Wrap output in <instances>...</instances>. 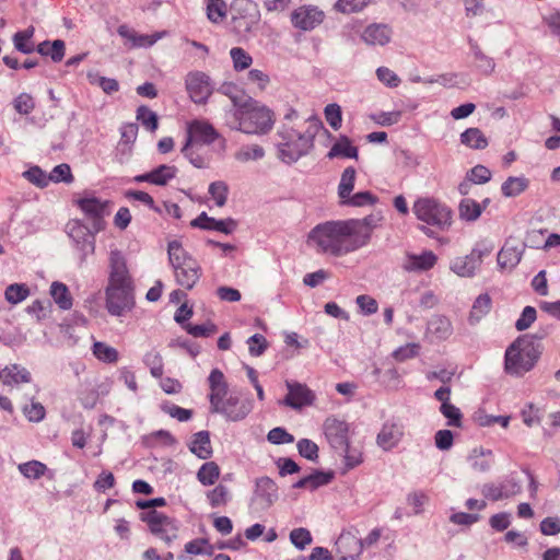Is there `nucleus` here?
<instances>
[{
    "mask_svg": "<svg viewBox=\"0 0 560 560\" xmlns=\"http://www.w3.org/2000/svg\"><path fill=\"white\" fill-rule=\"evenodd\" d=\"M381 218L374 214L363 219L327 221L314 226L308 234V243L318 253L335 257L345 256L365 246L378 225Z\"/></svg>",
    "mask_w": 560,
    "mask_h": 560,
    "instance_id": "1",
    "label": "nucleus"
},
{
    "mask_svg": "<svg viewBox=\"0 0 560 560\" xmlns=\"http://www.w3.org/2000/svg\"><path fill=\"white\" fill-rule=\"evenodd\" d=\"M233 103L231 128L249 135H264L271 130L275 114L268 107L259 105L253 98L243 103H237L234 98Z\"/></svg>",
    "mask_w": 560,
    "mask_h": 560,
    "instance_id": "2",
    "label": "nucleus"
},
{
    "mask_svg": "<svg viewBox=\"0 0 560 560\" xmlns=\"http://www.w3.org/2000/svg\"><path fill=\"white\" fill-rule=\"evenodd\" d=\"M540 357L539 346L533 337H518L505 351L504 368L511 375L521 376L530 371Z\"/></svg>",
    "mask_w": 560,
    "mask_h": 560,
    "instance_id": "3",
    "label": "nucleus"
},
{
    "mask_svg": "<svg viewBox=\"0 0 560 560\" xmlns=\"http://www.w3.org/2000/svg\"><path fill=\"white\" fill-rule=\"evenodd\" d=\"M167 254L177 284L186 290H191L202 273L198 261L185 250L178 241L168 243Z\"/></svg>",
    "mask_w": 560,
    "mask_h": 560,
    "instance_id": "4",
    "label": "nucleus"
},
{
    "mask_svg": "<svg viewBox=\"0 0 560 560\" xmlns=\"http://www.w3.org/2000/svg\"><path fill=\"white\" fill-rule=\"evenodd\" d=\"M412 212L419 221L440 230L447 229L452 223L451 209L433 197L418 198Z\"/></svg>",
    "mask_w": 560,
    "mask_h": 560,
    "instance_id": "5",
    "label": "nucleus"
},
{
    "mask_svg": "<svg viewBox=\"0 0 560 560\" xmlns=\"http://www.w3.org/2000/svg\"><path fill=\"white\" fill-rule=\"evenodd\" d=\"M135 306V287L106 285L105 307L113 316H124Z\"/></svg>",
    "mask_w": 560,
    "mask_h": 560,
    "instance_id": "6",
    "label": "nucleus"
},
{
    "mask_svg": "<svg viewBox=\"0 0 560 560\" xmlns=\"http://www.w3.org/2000/svg\"><path fill=\"white\" fill-rule=\"evenodd\" d=\"M141 520L148 524L154 535L160 536L167 544L177 537L178 527L175 521L155 510L142 513Z\"/></svg>",
    "mask_w": 560,
    "mask_h": 560,
    "instance_id": "7",
    "label": "nucleus"
},
{
    "mask_svg": "<svg viewBox=\"0 0 560 560\" xmlns=\"http://www.w3.org/2000/svg\"><path fill=\"white\" fill-rule=\"evenodd\" d=\"M292 25L303 32H310L319 26L325 20V13L313 4H303L291 12Z\"/></svg>",
    "mask_w": 560,
    "mask_h": 560,
    "instance_id": "8",
    "label": "nucleus"
},
{
    "mask_svg": "<svg viewBox=\"0 0 560 560\" xmlns=\"http://www.w3.org/2000/svg\"><path fill=\"white\" fill-rule=\"evenodd\" d=\"M323 430L332 448H345L349 443L350 425L346 420L330 416L325 420Z\"/></svg>",
    "mask_w": 560,
    "mask_h": 560,
    "instance_id": "9",
    "label": "nucleus"
},
{
    "mask_svg": "<svg viewBox=\"0 0 560 560\" xmlns=\"http://www.w3.org/2000/svg\"><path fill=\"white\" fill-rule=\"evenodd\" d=\"M107 285L135 287L127 261L121 252L115 249L109 254V275Z\"/></svg>",
    "mask_w": 560,
    "mask_h": 560,
    "instance_id": "10",
    "label": "nucleus"
},
{
    "mask_svg": "<svg viewBox=\"0 0 560 560\" xmlns=\"http://www.w3.org/2000/svg\"><path fill=\"white\" fill-rule=\"evenodd\" d=\"M220 138V133L208 120L194 119L187 124L186 142L211 145Z\"/></svg>",
    "mask_w": 560,
    "mask_h": 560,
    "instance_id": "11",
    "label": "nucleus"
},
{
    "mask_svg": "<svg viewBox=\"0 0 560 560\" xmlns=\"http://www.w3.org/2000/svg\"><path fill=\"white\" fill-rule=\"evenodd\" d=\"M185 83L191 101L196 104L206 103L212 93L209 77L203 72H189L186 77Z\"/></svg>",
    "mask_w": 560,
    "mask_h": 560,
    "instance_id": "12",
    "label": "nucleus"
},
{
    "mask_svg": "<svg viewBox=\"0 0 560 560\" xmlns=\"http://www.w3.org/2000/svg\"><path fill=\"white\" fill-rule=\"evenodd\" d=\"M80 210L92 221V230L97 233L105 228L104 214L107 201H103L96 197L81 198L77 201Z\"/></svg>",
    "mask_w": 560,
    "mask_h": 560,
    "instance_id": "13",
    "label": "nucleus"
},
{
    "mask_svg": "<svg viewBox=\"0 0 560 560\" xmlns=\"http://www.w3.org/2000/svg\"><path fill=\"white\" fill-rule=\"evenodd\" d=\"M312 147V139L304 135L292 136L289 141L279 144V158L285 163H292L306 154Z\"/></svg>",
    "mask_w": 560,
    "mask_h": 560,
    "instance_id": "14",
    "label": "nucleus"
},
{
    "mask_svg": "<svg viewBox=\"0 0 560 560\" xmlns=\"http://www.w3.org/2000/svg\"><path fill=\"white\" fill-rule=\"evenodd\" d=\"M285 385L288 388V394L283 399L285 406L293 409H301L314 402L316 396L305 384L287 381Z\"/></svg>",
    "mask_w": 560,
    "mask_h": 560,
    "instance_id": "15",
    "label": "nucleus"
},
{
    "mask_svg": "<svg viewBox=\"0 0 560 560\" xmlns=\"http://www.w3.org/2000/svg\"><path fill=\"white\" fill-rule=\"evenodd\" d=\"M404 434L405 428L400 421L388 420L382 425L376 436V443L382 450L387 452L400 443Z\"/></svg>",
    "mask_w": 560,
    "mask_h": 560,
    "instance_id": "16",
    "label": "nucleus"
},
{
    "mask_svg": "<svg viewBox=\"0 0 560 560\" xmlns=\"http://www.w3.org/2000/svg\"><path fill=\"white\" fill-rule=\"evenodd\" d=\"M252 411V404L248 400H242L237 396L228 397L213 413H221L230 421H241Z\"/></svg>",
    "mask_w": 560,
    "mask_h": 560,
    "instance_id": "17",
    "label": "nucleus"
},
{
    "mask_svg": "<svg viewBox=\"0 0 560 560\" xmlns=\"http://www.w3.org/2000/svg\"><path fill=\"white\" fill-rule=\"evenodd\" d=\"M490 249L474 248L469 255L457 257L451 264V269L460 277H471L480 266L482 257L490 254Z\"/></svg>",
    "mask_w": 560,
    "mask_h": 560,
    "instance_id": "18",
    "label": "nucleus"
},
{
    "mask_svg": "<svg viewBox=\"0 0 560 560\" xmlns=\"http://www.w3.org/2000/svg\"><path fill=\"white\" fill-rule=\"evenodd\" d=\"M208 384H209V401H210V409L211 412L218 408L225 399L228 392H229V385L225 380V376L223 372L219 369H213L210 372V375L208 377Z\"/></svg>",
    "mask_w": 560,
    "mask_h": 560,
    "instance_id": "19",
    "label": "nucleus"
},
{
    "mask_svg": "<svg viewBox=\"0 0 560 560\" xmlns=\"http://www.w3.org/2000/svg\"><path fill=\"white\" fill-rule=\"evenodd\" d=\"M336 550L340 560H358L363 551L361 538L350 532H343L336 541Z\"/></svg>",
    "mask_w": 560,
    "mask_h": 560,
    "instance_id": "20",
    "label": "nucleus"
},
{
    "mask_svg": "<svg viewBox=\"0 0 560 560\" xmlns=\"http://www.w3.org/2000/svg\"><path fill=\"white\" fill-rule=\"evenodd\" d=\"M180 152L197 168H206L212 160V150L205 143H184Z\"/></svg>",
    "mask_w": 560,
    "mask_h": 560,
    "instance_id": "21",
    "label": "nucleus"
},
{
    "mask_svg": "<svg viewBox=\"0 0 560 560\" xmlns=\"http://www.w3.org/2000/svg\"><path fill=\"white\" fill-rule=\"evenodd\" d=\"M177 167L174 165L162 164L154 170L138 175L135 180L138 183H150L158 186H165L177 175Z\"/></svg>",
    "mask_w": 560,
    "mask_h": 560,
    "instance_id": "22",
    "label": "nucleus"
},
{
    "mask_svg": "<svg viewBox=\"0 0 560 560\" xmlns=\"http://www.w3.org/2000/svg\"><path fill=\"white\" fill-rule=\"evenodd\" d=\"M67 234L81 248H90L94 250V232L92 233L88 226L78 220L69 221L66 225Z\"/></svg>",
    "mask_w": 560,
    "mask_h": 560,
    "instance_id": "23",
    "label": "nucleus"
},
{
    "mask_svg": "<svg viewBox=\"0 0 560 560\" xmlns=\"http://www.w3.org/2000/svg\"><path fill=\"white\" fill-rule=\"evenodd\" d=\"M393 36V30L389 25L383 23H373L365 27L362 33V40L371 46H384L388 44Z\"/></svg>",
    "mask_w": 560,
    "mask_h": 560,
    "instance_id": "24",
    "label": "nucleus"
},
{
    "mask_svg": "<svg viewBox=\"0 0 560 560\" xmlns=\"http://www.w3.org/2000/svg\"><path fill=\"white\" fill-rule=\"evenodd\" d=\"M438 261V256L432 250H424L419 255L407 254L402 264L406 271H427L432 269Z\"/></svg>",
    "mask_w": 560,
    "mask_h": 560,
    "instance_id": "25",
    "label": "nucleus"
},
{
    "mask_svg": "<svg viewBox=\"0 0 560 560\" xmlns=\"http://www.w3.org/2000/svg\"><path fill=\"white\" fill-rule=\"evenodd\" d=\"M190 224L194 228L218 231L224 234L232 233L236 228L234 220H215L214 218L209 217L206 212H201L196 219L191 221Z\"/></svg>",
    "mask_w": 560,
    "mask_h": 560,
    "instance_id": "26",
    "label": "nucleus"
},
{
    "mask_svg": "<svg viewBox=\"0 0 560 560\" xmlns=\"http://www.w3.org/2000/svg\"><path fill=\"white\" fill-rule=\"evenodd\" d=\"M524 246L522 244H514L513 242H505L503 247L498 254V265L501 269H513L518 265L522 259Z\"/></svg>",
    "mask_w": 560,
    "mask_h": 560,
    "instance_id": "27",
    "label": "nucleus"
},
{
    "mask_svg": "<svg viewBox=\"0 0 560 560\" xmlns=\"http://www.w3.org/2000/svg\"><path fill=\"white\" fill-rule=\"evenodd\" d=\"M189 450L192 454L201 459H208L212 456V446L210 433L208 431H199L191 438Z\"/></svg>",
    "mask_w": 560,
    "mask_h": 560,
    "instance_id": "28",
    "label": "nucleus"
},
{
    "mask_svg": "<svg viewBox=\"0 0 560 560\" xmlns=\"http://www.w3.org/2000/svg\"><path fill=\"white\" fill-rule=\"evenodd\" d=\"M0 380L4 385H20L31 382V373L21 365L12 364L1 371Z\"/></svg>",
    "mask_w": 560,
    "mask_h": 560,
    "instance_id": "29",
    "label": "nucleus"
},
{
    "mask_svg": "<svg viewBox=\"0 0 560 560\" xmlns=\"http://www.w3.org/2000/svg\"><path fill=\"white\" fill-rule=\"evenodd\" d=\"M469 460L474 470L479 472L489 471L493 464V453L491 450L483 447H475L470 455Z\"/></svg>",
    "mask_w": 560,
    "mask_h": 560,
    "instance_id": "30",
    "label": "nucleus"
},
{
    "mask_svg": "<svg viewBox=\"0 0 560 560\" xmlns=\"http://www.w3.org/2000/svg\"><path fill=\"white\" fill-rule=\"evenodd\" d=\"M118 34L130 40L133 46L136 47H149L156 43L158 39L162 37V34H154V35H142L138 34L137 32L130 30L126 25H121L118 27Z\"/></svg>",
    "mask_w": 560,
    "mask_h": 560,
    "instance_id": "31",
    "label": "nucleus"
},
{
    "mask_svg": "<svg viewBox=\"0 0 560 560\" xmlns=\"http://www.w3.org/2000/svg\"><path fill=\"white\" fill-rule=\"evenodd\" d=\"M278 487L276 482L269 477H261L256 481V495L262 500L267 505L275 502L278 497Z\"/></svg>",
    "mask_w": 560,
    "mask_h": 560,
    "instance_id": "32",
    "label": "nucleus"
},
{
    "mask_svg": "<svg viewBox=\"0 0 560 560\" xmlns=\"http://www.w3.org/2000/svg\"><path fill=\"white\" fill-rule=\"evenodd\" d=\"M334 478L332 472L315 471L304 478H301L293 485L296 489H310L315 490L322 486L328 485Z\"/></svg>",
    "mask_w": 560,
    "mask_h": 560,
    "instance_id": "33",
    "label": "nucleus"
},
{
    "mask_svg": "<svg viewBox=\"0 0 560 560\" xmlns=\"http://www.w3.org/2000/svg\"><path fill=\"white\" fill-rule=\"evenodd\" d=\"M221 475V469L215 462L203 463L197 471V480L205 487L217 483Z\"/></svg>",
    "mask_w": 560,
    "mask_h": 560,
    "instance_id": "34",
    "label": "nucleus"
},
{
    "mask_svg": "<svg viewBox=\"0 0 560 560\" xmlns=\"http://www.w3.org/2000/svg\"><path fill=\"white\" fill-rule=\"evenodd\" d=\"M358 153H359L358 148L351 144V141L348 137L342 136L331 147L327 156L329 159H334V158L358 159Z\"/></svg>",
    "mask_w": 560,
    "mask_h": 560,
    "instance_id": "35",
    "label": "nucleus"
},
{
    "mask_svg": "<svg viewBox=\"0 0 560 560\" xmlns=\"http://www.w3.org/2000/svg\"><path fill=\"white\" fill-rule=\"evenodd\" d=\"M206 499L212 509L223 508L231 501V491L225 485L219 483L206 492Z\"/></svg>",
    "mask_w": 560,
    "mask_h": 560,
    "instance_id": "36",
    "label": "nucleus"
},
{
    "mask_svg": "<svg viewBox=\"0 0 560 560\" xmlns=\"http://www.w3.org/2000/svg\"><path fill=\"white\" fill-rule=\"evenodd\" d=\"M34 34V26H28L24 31L16 32L12 38L15 49L26 55L32 54L35 50V45L32 40Z\"/></svg>",
    "mask_w": 560,
    "mask_h": 560,
    "instance_id": "37",
    "label": "nucleus"
},
{
    "mask_svg": "<svg viewBox=\"0 0 560 560\" xmlns=\"http://www.w3.org/2000/svg\"><path fill=\"white\" fill-rule=\"evenodd\" d=\"M460 141L474 150H482L488 147V139L479 128H468L460 135Z\"/></svg>",
    "mask_w": 560,
    "mask_h": 560,
    "instance_id": "38",
    "label": "nucleus"
},
{
    "mask_svg": "<svg viewBox=\"0 0 560 560\" xmlns=\"http://www.w3.org/2000/svg\"><path fill=\"white\" fill-rule=\"evenodd\" d=\"M528 179L523 176H510L503 182L501 191L504 197H516L524 192L528 188Z\"/></svg>",
    "mask_w": 560,
    "mask_h": 560,
    "instance_id": "39",
    "label": "nucleus"
},
{
    "mask_svg": "<svg viewBox=\"0 0 560 560\" xmlns=\"http://www.w3.org/2000/svg\"><path fill=\"white\" fill-rule=\"evenodd\" d=\"M50 295L61 310L66 311L72 307V296L65 283L58 281L52 282L50 285Z\"/></svg>",
    "mask_w": 560,
    "mask_h": 560,
    "instance_id": "40",
    "label": "nucleus"
},
{
    "mask_svg": "<svg viewBox=\"0 0 560 560\" xmlns=\"http://www.w3.org/2000/svg\"><path fill=\"white\" fill-rule=\"evenodd\" d=\"M429 331L439 340L447 339L452 332L453 327L451 320L445 316H435L429 323Z\"/></svg>",
    "mask_w": 560,
    "mask_h": 560,
    "instance_id": "41",
    "label": "nucleus"
},
{
    "mask_svg": "<svg viewBox=\"0 0 560 560\" xmlns=\"http://www.w3.org/2000/svg\"><path fill=\"white\" fill-rule=\"evenodd\" d=\"M36 50L42 56H50L52 61L59 62L65 57V43L61 39H56L52 43L43 42L37 46Z\"/></svg>",
    "mask_w": 560,
    "mask_h": 560,
    "instance_id": "42",
    "label": "nucleus"
},
{
    "mask_svg": "<svg viewBox=\"0 0 560 560\" xmlns=\"http://www.w3.org/2000/svg\"><path fill=\"white\" fill-rule=\"evenodd\" d=\"M94 357L104 363H116L119 359L118 351L103 341H95L92 347Z\"/></svg>",
    "mask_w": 560,
    "mask_h": 560,
    "instance_id": "43",
    "label": "nucleus"
},
{
    "mask_svg": "<svg viewBox=\"0 0 560 560\" xmlns=\"http://www.w3.org/2000/svg\"><path fill=\"white\" fill-rule=\"evenodd\" d=\"M355 176H357V172H355L354 167H352V166L347 167L342 172L341 178H340V182L338 185V196L340 198V202L343 199L348 198L349 195L352 192V190L354 188Z\"/></svg>",
    "mask_w": 560,
    "mask_h": 560,
    "instance_id": "44",
    "label": "nucleus"
},
{
    "mask_svg": "<svg viewBox=\"0 0 560 560\" xmlns=\"http://www.w3.org/2000/svg\"><path fill=\"white\" fill-rule=\"evenodd\" d=\"M207 18L212 23H221L228 14V5L224 0H207Z\"/></svg>",
    "mask_w": 560,
    "mask_h": 560,
    "instance_id": "45",
    "label": "nucleus"
},
{
    "mask_svg": "<svg viewBox=\"0 0 560 560\" xmlns=\"http://www.w3.org/2000/svg\"><path fill=\"white\" fill-rule=\"evenodd\" d=\"M459 217L466 221H476L482 213V206L474 199H463L458 207Z\"/></svg>",
    "mask_w": 560,
    "mask_h": 560,
    "instance_id": "46",
    "label": "nucleus"
},
{
    "mask_svg": "<svg viewBox=\"0 0 560 560\" xmlns=\"http://www.w3.org/2000/svg\"><path fill=\"white\" fill-rule=\"evenodd\" d=\"M30 289L24 283H12L7 287L4 298L10 304H19L27 299Z\"/></svg>",
    "mask_w": 560,
    "mask_h": 560,
    "instance_id": "47",
    "label": "nucleus"
},
{
    "mask_svg": "<svg viewBox=\"0 0 560 560\" xmlns=\"http://www.w3.org/2000/svg\"><path fill=\"white\" fill-rule=\"evenodd\" d=\"M230 56L233 61V68L237 72L248 69L253 63L252 56L242 47H233L230 50Z\"/></svg>",
    "mask_w": 560,
    "mask_h": 560,
    "instance_id": "48",
    "label": "nucleus"
},
{
    "mask_svg": "<svg viewBox=\"0 0 560 560\" xmlns=\"http://www.w3.org/2000/svg\"><path fill=\"white\" fill-rule=\"evenodd\" d=\"M265 155L264 149L258 144L244 145L234 154L235 160L242 163L256 161L262 159Z\"/></svg>",
    "mask_w": 560,
    "mask_h": 560,
    "instance_id": "49",
    "label": "nucleus"
},
{
    "mask_svg": "<svg viewBox=\"0 0 560 560\" xmlns=\"http://www.w3.org/2000/svg\"><path fill=\"white\" fill-rule=\"evenodd\" d=\"M137 120L149 131H155L159 127L158 115L149 107L142 105L137 109Z\"/></svg>",
    "mask_w": 560,
    "mask_h": 560,
    "instance_id": "50",
    "label": "nucleus"
},
{
    "mask_svg": "<svg viewBox=\"0 0 560 560\" xmlns=\"http://www.w3.org/2000/svg\"><path fill=\"white\" fill-rule=\"evenodd\" d=\"M208 192L218 207H223L228 200L229 186L223 180H217L209 185Z\"/></svg>",
    "mask_w": 560,
    "mask_h": 560,
    "instance_id": "51",
    "label": "nucleus"
},
{
    "mask_svg": "<svg viewBox=\"0 0 560 560\" xmlns=\"http://www.w3.org/2000/svg\"><path fill=\"white\" fill-rule=\"evenodd\" d=\"M371 0H337L335 9L343 14H351L364 10Z\"/></svg>",
    "mask_w": 560,
    "mask_h": 560,
    "instance_id": "52",
    "label": "nucleus"
},
{
    "mask_svg": "<svg viewBox=\"0 0 560 560\" xmlns=\"http://www.w3.org/2000/svg\"><path fill=\"white\" fill-rule=\"evenodd\" d=\"M377 201V197L370 191H360L341 201L342 205L351 206V207H364L369 205H374Z\"/></svg>",
    "mask_w": 560,
    "mask_h": 560,
    "instance_id": "53",
    "label": "nucleus"
},
{
    "mask_svg": "<svg viewBox=\"0 0 560 560\" xmlns=\"http://www.w3.org/2000/svg\"><path fill=\"white\" fill-rule=\"evenodd\" d=\"M46 469V465L37 460H31L19 465L20 472L28 479L40 478L45 474Z\"/></svg>",
    "mask_w": 560,
    "mask_h": 560,
    "instance_id": "54",
    "label": "nucleus"
},
{
    "mask_svg": "<svg viewBox=\"0 0 560 560\" xmlns=\"http://www.w3.org/2000/svg\"><path fill=\"white\" fill-rule=\"evenodd\" d=\"M338 451H342L345 453L343 463L347 470L353 469L363 462L362 452L359 448L351 447L349 443H347L345 448H338Z\"/></svg>",
    "mask_w": 560,
    "mask_h": 560,
    "instance_id": "55",
    "label": "nucleus"
},
{
    "mask_svg": "<svg viewBox=\"0 0 560 560\" xmlns=\"http://www.w3.org/2000/svg\"><path fill=\"white\" fill-rule=\"evenodd\" d=\"M14 109L21 115H28L35 108L34 97L28 93H21L13 100Z\"/></svg>",
    "mask_w": 560,
    "mask_h": 560,
    "instance_id": "56",
    "label": "nucleus"
},
{
    "mask_svg": "<svg viewBox=\"0 0 560 560\" xmlns=\"http://www.w3.org/2000/svg\"><path fill=\"white\" fill-rule=\"evenodd\" d=\"M48 176H49V182H54V183L63 182V183L70 184L74 180L71 168L66 163L55 166Z\"/></svg>",
    "mask_w": 560,
    "mask_h": 560,
    "instance_id": "57",
    "label": "nucleus"
},
{
    "mask_svg": "<svg viewBox=\"0 0 560 560\" xmlns=\"http://www.w3.org/2000/svg\"><path fill=\"white\" fill-rule=\"evenodd\" d=\"M324 114H325L326 121L334 130L340 129L341 124H342V114H341V107L338 104H336V103L328 104L325 107Z\"/></svg>",
    "mask_w": 560,
    "mask_h": 560,
    "instance_id": "58",
    "label": "nucleus"
},
{
    "mask_svg": "<svg viewBox=\"0 0 560 560\" xmlns=\"http://www.w3.org/2000/svg\"><path fill=\"white\" fill-rule=\"evenodd\" d=\"M290 540L298 549L303 550L311 545L313 538L308 529L300 527L291 530Z\"/></svg>",
    "mask_w": 560,
    "mask_h": 560,
    "instance_id": "59",
    "label": "nucleus"
},
{
    "mask_svg": "<svg viewBox=\"0 0 560 560\" xmlns=\"http://www.w3.org/2000/svg\"><path fill=\"white\" fill-rule=\"evenodd\" d=\"M125 197L129 200H135L143 203L149 209L160 213L161 209L155 206V202L151 195L142 190H127Z\"/></svg>",
    "mask_w": 560,
    "mask_h": 560,
    "instance_id": "60",
    "label": "nucleus"
},
{
    "mask_svg": "<svg viewBox=\"0 0 560 560\" xmlns=\"http://www.w3.org/2000/svg\"><path fill=\"white\" fill-rule=\"evenodd\" d=\"M491 308V299L488 294L479 295L471 308L470 315L471 317L479 319L487 313H489Z\"/></svg>",
    "mask_w": 560,
    "mask_h": 560,
    "instance_id": "61",
    "label": "nucleus"
},
{
    "mask_svg": "<svg viewBox=\"0 0 560 560\" xmlns=\"http://www.w3.org/2000/svg\"><path fill=\"white\" fill-rule=\"evenodd\" d=\"M247 345L249 354L253 357H260L268 348L267 339L260 334L249 337Z\"/></svg>",
    "mask_w": 560,
    "mask_h": 560,
    "instance_id": "62",
    "label": "nucleus"
},
{
    "mask_svg": "<svg viewBox=\"0 0 560 560\" xmlns=\"http://www.w3.org/2000/svg\"><path fill=\"white\" fill-rule=\"evenodd\" d=\"M23 175L28 182L37 187L44 188L49 184V176H47L38 166L31 167L24 172Z\"/></svg>",
    "mask_w": 560,
    "mask_h": 560,
    "instance_id": "63",
    "label": "nucleus"
},
{
    "mask_svg": "<svg viewBox=\"0 0 560 560\" xmlns=\"http://www.w3.org/2000/svg\"><path fill=\"white\" fill-rule=\"evenodd\" d=\"M441 413L448 419V424L460 427L462 413L460 410L452 405L450 401H444L440 408Z\"/></svg>",
    "mask_w": 560,
    "mask_h": 560,
    "instance_id": "64",
    "label": "nucleus"
}]
</instances>
